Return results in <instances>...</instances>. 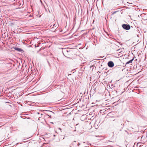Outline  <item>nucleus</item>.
Here are the masks:
<instances>
[{
    "label": "nucleus",
    "mask_w": 147,
    "mask_h": 147,
    "mask_svg": "<svg viewBox=\"0 0 147 147\" xmlns=\"http://www.w3.org/2000/svg\"><path fill=\"white\" fill-rule=\"evenodd\" d=\"M122 27L126 30H129L130 28V26L129 24H123L122 25Z\"/></svg>",
    "instance_id": "obj_1"
},
{
    "label": "nucleus",
    "mask_w": 147,
    "mask_h": 147,
    "mask_svg": "<svg viewBox=\"0 0 147 147\" xmlns=\"http://www.w3.org/2000/svg\"><path fill=\"white\" fill-rule=\"evenodd\" d=\"M108 66L110 67H112L114 66V63L113 62L111 61H109L108 63Z\"/></svg>",
    "instance_id": "obj_2"
},
{
    "label": "nucleus",
    "mask_w": 147,
    "mask_h": 147,
    "mask_svg": "<svg viewBox=\"0 0 147 147\" xmlns=\"http://www.w3.org/2000/svg\"><path fill=\"white\" fill-rule=\"evenodd\" d=\"M59 129L61 130V129L60 128H59Z\"/></svg>",
    "instance_id": "obj_8"
},
{
    "label": "nucleus",
    "mask_w": 147,
    "mask_h": 147,
    "mask_svg": "<svg viewBox=\"0 0 147 147\" xmlns=\"http://www.w3.org/2000/svg\"><path fill=\"white\" fill-rule=\"evenodd\" d=\"M54 136H55V135H54Z\"/></svg>",
    "instance_id": "obj_13"
},
{
    "label": "nucleus",
    "mask_w": 147,
    "mask_h": 147,
    "mask_svg": "<svg viewBox=\"0 0 147 147\" xmlns=\"http://www.w3.org/2000/svg\"><path fill=\"white\" fill-rule=\"evenodd\" d=\"M7 64H9V65H11V64H10V63H7Z\"/></svg>",
    "instance_id": "obj_7"
},
{
    "label": "nucleus",
    "mask_w": 147,
    "mask_h": 147,
    "mask_svg": "<svg viewBox=\"0 0 147 147\" xmlns=\"http://www.w3.org/2000/svg\"><path fill=\"white\" fill-rule=\"evenodd\" d=\"M116 12V11H115L113 13H115Z\"/></svg>",
    "instance_id": "obj_9"
},
{
    "label": "nucleus",
    "mask_w": 147,
    "mask_h": 147,
    "mask_svg": "<svg viewBox=\"0 0 147 147\" xmlns=\"http://www.w3.org/2000/svg\"><path fill=\"white\" fill-rule=\"evenodd\" d=\"M40 117L39 118V119H39H39L40 118Z\"/></svg>",
    "instance_id": "obj_12"
},
{
    "label": "nucleus",
    "mask_w": 147,
    "mask_h": 147,
    "mask_svg": "<svg viewBox=\"0 0 147 147\" xmlns=\"http://www.w3.org/2000/svg\"><path fill=\"white\" fill-rule=\"evenodd\" d=\"M15 50H16L20 51H22V50L21 49L19 48H16L15 49Z\"/></svg>",
    "instance_id": "obj_4"
},
{
    "label": "nucleus",
    "mask_w": 147,
    "mask_h": 147,
    "mask_svg": "<svg viewBox=\"0 0 147 147\" xmlns=\"http://www.w3.org/2000/svg\"><path fill=\"white\" fill-rule=\"evenodd\" d=\"M38 114H39V113H38Z\"/></svg>",
    "instance_id": "obj_15"
},
{
    "label": "nucleus",
    "mask_w": 147,
    "mask_h": 147,
    "mask_svg": "<svg viewBox=\"0 0 147 147\" xmlns=\"http://www.w3.org/2000/svg\"><path fill=\"white\" fill-rule=\"evenodd\" d=\"M74 142H76V141H74Z\"/></svg>",
    "instance_id": "obj_14"
},
{
    "label": "nucleus",
    "mask_w": 147,
    "mask_h": 147,
    "mask_svg": "<svg viewBox=\"0 0 147 147\" xmlns=\"http://www.w3.org/2000/svg\"><path fill=\"white\" fill-rule=\"evenodd\" d=\"M5 64L6 63L5 62H3Z\"/></svg>",
    "instance_id": "obj_10"
},
{
    "label": "nucleus",
    "mask_w": 147,
    "mask_h": 147,
    "mask_svg": "<svg viewBox=\"0 0 147 147\" xmlns=\"http://www.w3.org/2000/svg\"><path fill=\"white\" fill-rule=\"evenodd\" d=\"M4 61V60L3 59H0V62H2Z\"/></svg>",
    "instance_id": "obj_5"
},
{
    "label": "nucleus",
    "mask_w": 147,
    "mask_h": 147,
    "mask_svg": "<svg viewBox=\"0 0 147 147\" xmlns=\"http://www.w3.org/2000/svg\"><path fill=\"white\" fill-rule=\"evenodd\" d=\"M134 59V58H133L132 59L129 60V61H128V62H127L125 63V65H127V64H128L130 63H132V62L133 61Z\"/></svg>",
    "instance_id": "obj_3"
},
{
    "label": "nucleus",
    "mask_w": 147,
    "mask_h": 147,
    "mask_svg": "<svg viewBox=\"0 0 147 147\" xmlns=\"http://www.w3.org/2000/svg\"><path fill=\"white\" fill-rule=\"evenodd\" d=\"M80 143H78V146H79V145H80Z\"/></svg>",
    "instance_id": "obj_6"
},
{
    "label": "nucleus",
    "mask_w": 147,
    "mask_h": 147,
    "mask_svg": "<svg viewBox=\"0 0 147 147\" xmlns=\"http://www.w3.org/2000/svg\"><path fill=\"white\" fill-rule=\"evenodd\" d=\"M42 115V114H41V115Z\"/></svg>",
    "instance_id": "obj_11"
}]
</instances>
